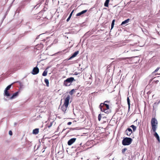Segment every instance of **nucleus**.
Returning <instances> with one entry per match:
<instances>
[{"mask_svg": "<svg viewBox=\"0 0 160 160\" xmlns=\"http://www.w3.org/2000/svg\"><path fill=\"white\" fill-rule=\"evenodd\" d=\"M109 107L108 104L107 103H101L99 106L101 111L107 113H108L110 112Z\"/></svg>", "mask_w": 160, "mask_h": 160, "instance_id": "1", "label": "nucleus"}, {"mask_svg": "<svg viewBox=\"0 0 160 160\" xmlns=\"http://www.w3.org/2000/svg\"><path fill=\"white\" fill-rule=\"evenodd\" d=\"M158 122L157 119L155 118H152L151 121V125L153 132L156 131L158 128Z\"/></svg>", "mask_w": 160, "mask_h": 160, "instance_id": "2", "label": "nucleus"}, {"mask_svg": "<svg viewBox=\"0 0 160 160\" xmlns=\"http://www.w3.org/2000/svg\"><path fill=\"white\" fill-rule=\"evenodd\" d=\"M132 140L130 138H124L122 142V144L124 146L129 145L131 144Z\"/></svg>", "mask_w": 160, "mask_h": 160, "instance_id": "3", "label": "nucleus"}, {"mask_svg": "<svg viewBox=\"0 0 160 160\" xmlns=\"http://www.w3.org/2000/svg\"><path fill=\"white\" fill-rule=\"evenodd\" d=\"M70 98V97L69 95L65 98L64 102L63 105V108H64V110H67L68 105Z\"/></svg>", "mask_w": 160, "mask_h": 160, "instance_id": "4", "label": "nucleus"}, {"mask_svg": "<svg viewBox=\"0 0 160 160\" xmlns=\"http://www.w3.org/2000/svg\"><path fill=\"white\" fill-rule=\"evenodd\" d=\"M74 80H75L73 77L68 78L64 81V84L65 86H69L70 85V83H72Z\"/></svg>", "mask_w": 160, "mask_h": 160, "instance_id": "5", "label": "nucleus"}, {"mask_svg": "<svg viewBox=\"0 0 160 160\" xmlns=\"http://www.w3.org/2000/svg\"><path fill=\"white\" fill-rule=\"evenodd\" d=\"M149 62L152 64H155L158 63V61L156 59L155 57H153L150 59Z\"/></svg>", "mask_w": 160, "mask_h": 160, "instance_id": "6", "label": "nucleus"}, {"mask_svg": "<svg viewBox=\"0 0 160 160\" xmlns=\"http://www.w3.org/2000/svg\"><path fill=\"white\" fill-rule=\"evenodd\" d=\"M39 72V69L37 67H36L33 68L32 71V73L33 75H35L37 74Z\"/></svg>", "mask_w": 160, "mask_h": 160, "instance_id": "7", "label": "nucleus"}, {"mask_svg": "<svg viewBox=\"0 0 160 160\" xmlns=\"http://www.w3.org/2000/svg\"><path fill=\"white\" fill-rule=\"evenodd\" d=\"M132 132V130L130 128H128L125 131V133L128 136H130Z\"/></svg>", "mask_w": 160, "mask_h": 160, "instance_id": "8", "label": "nucleus"}, {"mask_svg": "<svg viewBox=\"0 0 160 160\" xmlns=\"http://www.w3.org/2000/svg\"><path fill=\"white\" fill-rule=\"evenodd\" d=\"M76 140V138H72L68 142V145L69 146L72 145L74 142H75Z\"/></svg>", "mask_w": 160, "mask_h": 160, "instance_id": "9", "label": "nucleus"}, {"mask_svg": "<svg viewBox=\"0 0 160 160\" xmlns=\"http://www.w3.org/2000/svg\"><path fill=\"white\" fill-rule=\"evenodd\" d=\"M79 51H77L75 52L68 59V60H71L72 58L75 57L77 56V55L79 53Z\"/></svg>", "mask_w": 160, "mask_h": 160, "instance_id": "10", "label": "nucleus"}, {"mask_svg": "<svg viewBox=\"0 0 160 160\" xmlns=\"http://www.w3.org/2000/svg\"><path fill=\"white\" fill-rule=\"evenodd\" d=\"M154 132V134H153L154 136L157 140L158 142L159 143L160 142V139L159 135H158V133L156 132V131H155V132Z\"/></svg>", "mask_w": 160, "mask_h": 160, "instance_id": "11", "label": "nucleus"}, {"mask_svg": "<svg viewBox=\"0 0 160 160\" xmlns=\"http://www.w3.org/2000/svg\"><path fill=\"white\" fill-rule=\"evenodd\" d=\"M130 20V19L129 18H128L124 21L122 22L121 25L123 26H125L129 22V21Z\"/></svg>", "mask_w": 160, "mask_h": 160, "instance_id": "12", "label": "nucleus"}, {"mask_svg": "<svg viewBox=\"0 0 160 160\" xmlns=\"http://www.w3.org/2000/svg\"><path fill=\"white\" fill-rule=\"evenodd\" d=\"M143 130L142 128H140L139 131V136L141 138H142L143 137Z\"/></svg>", "mask_w": 160, "mask_h": 160, "instance_id": "13", "label": "nucleus"}, {"mask_svg": "<svg viewBox=\"0 0 160 160\" xmlns=\"http://www.w3.org/2000/svg\"><path fill=\"white\" fill-rule=\"evenodd\" d=\"M87 10H83V11H81V12L78 13L77 14L76 16H80L83 14L84 13H85V12H87Z\"/></svg>", "mask_w": 160, "mask_h": 160, "instance_id": "14", "label": "nucleus"}, {"mask_svg": "<svg viewBox=\"0 0 160 160\" xmlns=\"http://www.w3.org/2000/svg\"><path fill=\"white\" fill-rule=\"evenodd\" d=\"M18 92H17L13 94L12 95L10 98V99H12L14 98L15 97L18 96Z\"/></svg>", "mask_w": 160, "mask_h": 160, "instance_id": "15", "label": "nucleus"}, {"mask_svg": "<svg viewBox=\"0 0 160 160\" xmlns=\"http://www.w3.org/2000/svg\"><path fill=\"white\" fill-rule=\"evenodd\" d=\"M8 90H5L4 91V95L7 97H8L10 96V94L9 92L8 91Z\"/></svg>", "mask_w": 160, "mask_h": 160, "instance_id": "16", "label": "nucleus"}, {"mask_svg": "<svg viewBox=\"0 0 160 160\" xmlns=\"http://www.w3.org/2000/svg\"><path fill=\"white\" fill-rule=\"evenodd\" d=\"M127 103L128 104V110H129L130 108V100L129 98L128 97H127Z\"/></svg>", "mask_w": 160, "mask_h": 160, "instance_id": "17", "label": "nucleus"}, {"mask_svg": "<svg viewBox=\"0 0 160 160\" xmlns=\"http://www.w3.org/2000/svg\"><path fill=\"white\" fill-rule=\"evenodd\" d=\"M39 129L38 128H36L33 131V133L35 134H37L38 133Z\"/></svg>", "mask_w": 160, "mask_h": 160, "instance_id": "18", "label": "nucleus"}, {"mask_svg": "<svg viewBox=\"0 0 160 160\" xmlns=\"http://www.w3.org/2000/svg\"><path fill=\"white\" fill-rule=\"evenodd\" d=\"M109 0H106L104 3V6L106 7H108V4L109 2Z\"/></svg>", "mask_w": 160, "mask_h": 160, "instance_id": "19", "label": "nucleus"}, {"mask_svg": "<svg viewBox=\"0 0 160 160\" xmlns=\"http://www.w3.org/2000/svg\"><path fill=\"white\" fill-rule=\"evenodd\" d=\"M159 77H155L153 78V82H155L156 83H157L159 82V80H156V78H159Z\"/></svg>", "mask_w": 160, "mask_h": 160, "instance_id": "20", "label": "nucleus"}, {"mask_svg": "<svg viewBox=\"0 0 160 160\" xmlns=\"http://www.w3.org/2000/svg\"><path fill=\"white\" fill-rule=\"evenodd\" d=\"M74 10H72V11L71 12V13L70 14L69 17L68 18V19L67 20V22H68L69 20H70L71 18L72 15V14L73 13V12Z\"/></svg>", "mask_w": 160, "mask_h": 160, "instance_id": "21", "label": "nucleus"}, {"mask_svg": "<svg viewBox=\"0 0 160 160\" xmlns=\"http://www.w3.org/2000/svg\"><path fill=\"white\" fill-rule=\"evenodd\" d=\"M130 127L132 128L133 132H135L136 130V128H137L135 126L133 125H131L130 126Z\"/></svg>", "mask_w": 160, "mask_h": 160, "instance_id": "22", "label": "nucleus"}, {"mask_svg": "<svg viewBox=\"0 0 160 160\" xmlns=\"http://www.w3.org/2000/svg\"><path fill=\"white\" fill-rule=\"evenodd\" d=\"M115 21V20L113 19L112 22L111 26V30L114 27V25Z\"/></svg>", "mask_w": 160, "mask_h": 160, "instance_id": "23", "label": "nucleus"}, {"mask_svg": "<svg viewBox=\"0 0 160 160\" xmlns=\"http://www.w3.org/2000/svg\"><path fill=\"white\" fill-rule=\"evenodd\" d=\"M44 82L46 84V86L47 87H48L49 86V83L48 80V79L45 78L44 79Z\"/></svg>", "mask_w": 160, "mask_h": 160, "instance_id": "24", "label": "nucleus"}, {"mask_svg": "<svg viewBox=\"0 0 160 160\" xmlns=\"http://www.w3.org/2000/svg\"><path fill=\"white\" fill-rule=\"evenodd\" d=\"M160 67H158L155 70L153 71L152 74V75H154V73L157 72L159 69Z\"/></svg>", "mask_w": 160, "mask_h": 160, "instance_id": "25", "label": "nucleus"}, {"mask_svg": "<svg viewBox=\"0 0 160 160\" xmlns=\"http://www.w3.org/2000/svg\"><path fill=\"white\" fill-rule=\"evenodd\" d=\"M47 73H48L47 71L46 70H45L42 73V76H47Z\"/></svg>", "mask_w": 160, "mask_h": 160, "instance_id": "26", "label": "nucleus"}, {"mask_svg": "<svg viewBox=\"0 0 160 160\" xmlns=\"http://www.w3.org/2000/svg\"><path fill=\"white\" fill-rule=\"evenodd\" d=\"M12 85V84L8 85V86L7 88H6L5 90H8L11 88Z\"/></svg>", "mask_w": 160, "mask_h": 160, "instance_id": "27", "label": "nucleus"}, {"mask_svg": "<svg viewBox=\"0 0 160 160\" xmlns=\"http://www.w3.org/2000/svg\"><path fill=\"white\" fill-rule=\"evenodd\" d=\"M75 92V90L74 89H72V90L69 93L71 95H72L73 94L74 92Z\"/></svg>", "mask_w": 160, "mask_h": 160, "instance_id": "28", "label": "nucleus"}, {"mask_svg": "<svg viewBox=\"0 0 160 160\" xmlns=\"http://www.w3.org/2000/svg\"><path fill=\"white\" fill-rule=\"evenodd\" d=\"M94 142L93 141V140H91V145L92 143V146H91V147H93V146H94V145H95L96 144V143H94Z\"/></svg>", "mask_w": 160, "mask_h": 160, "instance_id": "29", "label": "nucleus"}, {"mask_svg": "<svg viewBox=\"0 0 160 160\" xmlns=\"http://www.w3.org/2000/svg\"><path fill=\"white\" fill-rule=\"evenodd\" d=\"M127 150V148H125L123 149H122V153L123 154H124L125 153V152Z\"/></svg>", "mask_w": 160, "mask_h": 160, "instance_id": "30", "label": "nucleus"}, {"mask_svg": "<svg viewBox=\"0 0 160 160\" xmlns=\"http://www.w3.org/2000/svg\"><path fill=\"white\" fill-rule=\"evenodd\" d=\"M101 114H99L98 116V120L99 121H100L101 118Z\"/></svg>", "mask_w": 160, "mask_h": 160, "instance_id": "31", "label": "nucleus"}, {"mask_svg": "<svg viewBox=\"0 0 160 160\" xmlns=\"http://www.w3.org/2000/svg\"><path fill=\"white\" fill-rule=\"evenodd\" d=\"M9 134L10 135H12V133L11 131H9Z\"/></svg>", "mask_w": 160, "mask_h": 160, "instance_id": "32", "label": "nucleus"}, {"mask_svg": "<svg viewBox=\"0 0 160 160\" xmlns=\"http://www.w3.org/2000/svg\"><path fill=\"white\" fill-rule=\"evenodd\" d=\"M159 103H160V100H159L158 102H155L154 103V104H158Z\"/></svg>", "mask_w": 160, "mask_h": 160, "instance_id": "33", "label": "nucleus"}, {"mask_svg": "<svg viewBox=\"0 0 160 160\" xmlns=\"http://www.w3.org/2000/svg\"><path fill=\"white\" fill-rule=\"evenodd\" d=\"M110 102V101H105L103 103H109Z\"/></svg>", "mask_w": 160, "mask_h": 160, "instance_id": "34", "label": "nucleus"}, {"mask_svg": "<svg viewBox=\"0 0 160 160\" xmlns=\"http://www.w3.org/2000/svg\"><path fill=\"white\" fill-rule=\"evenodd\" d=\"M72 124V122H69L68 123V125H70Z\"/></svg>", "mask_w": 160, "mask_h": 160, "instance_id": "35", "label": "nucleus"}, {"mask_svg": "<svg viewBox=\"0 0 160 160\" xmlns=\"http://www.w3.org/2000/svg\"><path fill=\"white\" fill-rule=\"evenodd\" d=\"M152 80H153V78L150 79L149 81V83H150L152 81Z\"/></svg>", "mask_w": 160, "mask_h": 160, "instance_id": "36", "label": "nucleus"}, {"mask_svg": "<svg viewBox=\"0 0 160 160\" xmlns=\"http://www.w3.org/2000/svg\"><path fill=\"white\" fill-rule=\"evenodd\" d=\"M96 157L97 158H94V159H95V160H96V159H99V158H98L97 156H96Z\"/></svg>", "mask_w": 160, "mask_h": 160, "instance_id": "37", "label": "nucleus"}, {"mask_svg": "<svg viewBox=\"0 0 160 160\" xmlns=\"http://www.w3.org/2000/svg\"><path fill=\"white\" fill-rule=\"evenodd\" d=\"M62 110L64 111V112H65L66 110H64V108H63V106H62Z\"/></svg>", "mask_w": 160, "mask_h": 160, "instance_id": "38", "label": "nucleus"}, {"mask_svg": "<svg viewBox=\"0 0 160 160\" xmlns=\"http://www.w3.org/2000/svg\"><path fill=\"white\" fill-rule=\"evenodd\" d=\"M52 125V123H51L50 124V126H48V128H50L51 126Z\"/></svg>", "mask_w": 160, "mask_h": 160, "instance_id": "39", "label": "nucleus"}, {"mask_svg": "<svg viewBox=\"0 0 160 160\" xmlns=\"http://www.w3.org/2000/svg\"><path fill=\"white\" fill-rule=\"evenodd\" d=\"M158 34L160 36V32H158Z\"/></svg>", "mask_w": 160, "mask_h": 160, "instance_id": "40", "label": "nucleus"}, {"mask_svg": "<svg viewBox=\"0 0 160 160\" xmlns=\"http://www.w3.org/2000/svg\"><path fill=\"white\" fill-rule=\"evenodd\" d=\"M160 75V73H159V74H158V73H157V74H155V75Z\"/></svg>", "mask_w": 160, "mask_h": 160, "instance_id": "41", "label": "nucleus"}, {"mask_svg": "<svg viewBox=\"0 0 160 160\" xmlns=\"http://www.w3.org/2000/svg\"><path fill=\"white\" fill-rule=\"evenodd\" d=\"M40 5H39V6H37V8L38 7H39L40 6Z\"/></svg>", "mask_w": 160, "mask_h": 160, "instance_id": "42", "label": "nucleus"}, {"mask_svg": "<svg viewBox=\"0 0 160 160\" xmlns=\"http://www.w3.org/2000/svg\"><path fill=\"white\" fill-rule=\"evenodd\" d=\"M38 5V4L37 5H36V6H35V7H36Z\"/></svg>", "mask_w": 160, "mask_h": 160, "instance_id": "43", "label": "nucleus"}, {"mask_svg": "<svg viewBox=\"0 0 160 160\" xmlns=\"http://www.w3.org/2000/svg\"><path fill=\"white\" fill-rule=\"evenodd\" d=\"M142 31L143 32H144L142 28Z\"/></svg>", "mask_w": 160, "mask_h": 160, "instance_id": "44", "label": "nucleus"}, {"mask_svg": "<svg viewBox=\"0 0 160 160\" xmlns=\"http://www.w3.org/2000/svg\"><path fill=\"white\" fill-rule=\"evenodd\" d=\"M93 118L94 119V118H95V117H94V116H93Z\"/></svg>", "mask_w": 160, "mask_h": 160, "instance_id": "45", "label": "nucleus"}, {"mask_svg": "<svg viewBox=\"0 0 160 160\" xmlns=\"http://www.w3.org/2000/svg\"><path fill=\"white\" fill-rule=\"evenodd\" d=\"M90 77H91V78L92 77V76H91V75L90 76Z\"/></svg>", "mask_w": 160, "mask_h": 160, "instance_id": "46", "label": "nucleus"}]
</instances>
